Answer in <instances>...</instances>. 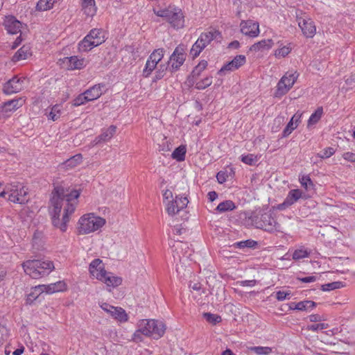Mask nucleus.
<instances>
[{
	"mask_svg": "<svg viewBox=\"0 0 355 355\" xmlns=\"http://www.w3.org/2000/svg\"><path fill=\"white\" fill-rule=\"evenodd\" d=\"M52 195L51 206L49 208L52 224L64 232L67 229L69 216L75 211L80 192L76 189L58 186L54 189Z\"/></svg>",
	"mask_w": 355,
	"mask_h": 355,
	"instance_id": "f257e3e1",
	"label": "nucleus"
},
{
	"mask_svg": "<svg viewBox=\"0 0 355 355\" xmlns=\"http://www.w3.org/2000/svg\"><path fill=\"white\" fill-rule=\"evenodd\" d=\"M21 266L25 273L33 279L48 275L55 268L53 261L47 259H29Z\"/></svg>",
	"mask_w": 355,
	"mask_h": 355,
	"instance_id": "f03ea898",
	"label": "nucleus"
},
{
	"mask_svg": "<svg viewBox=\"0 0 355 355\" xmlns=\"http://www.w3.org/2000/svg\"><path fill=\"white\" fill-rule=\"evenodd\" d=\"M249 219L251 220L252 225L255 227L269 232L278 230L280 227L269 212H263L262 211L255 212L252 214Z\"/></svg>",
	"mask_w": 355,
	"mask_h": 355,
	"instance_id": "7ed1b4c3",
	"label": "nucleus"
},
{
	"mask_svg": "<svg viewBox=\"0 0 355 355\" xmlns=\"http://www.w3.org/2000/svg\"><path fill=\"white\" fill-rule=\"evenodd\" d=\"M105 223V219L96 216L94 214L84 215L78 220V232L80 234H87L94 232L103 227Z\"/></svg>",
	"mask_w": 355,
	"mask_h": 355,
	"instance_id": "20e7f679",
	"label": "nucleus"
},
{
	"mask_svg": "<svg viewBox=\"0 0 355 355\" xmlns=\"http://www.w3.org/2000/svg\"><path fill=\"white\" fill-rule=\"evenodd\" d=\"M138 327L143 335L154 339L162 337L166 330L164 323L157 320H141L139 322Z\"/></svg>",
	"mask_w": 355,
	"mask_h": 355,
	"instance_id": "39448f33",
	"label": "nucleus"
},
{
	"mask_svg": "<svg viewBox=\"0 0 355 355\" xmlns=\"http://www.w3.org/2000/svg\"><path fill=\"white\" fill-rule=\"evenodd\" d=\"M154 12L157 16L165 18L175 28H180L184 26V17L182 10L178 8L169 6L166 9L154 10Z\"/></svg>",
	"mask_w": 355,
	"mask_h": 355,
	"instance_id": "423d86ee",
	"label": "nucleus"
},
{
	"mask_svg": "<svg viewBox=\"0 0 355 355\" xmlns=\"http://www.w3.org/2000/svg\"><path fill=\"white\" fill-rule=\"evenodd\" d=\"M67 290V284L64 281H58L48 285L42 284L34 287V291L28 295L27 301L35 300L42 293L53 294L56 292H62Z\"/></svg>",
	"mask_w": 355,
	"mask_h": 355,
	"instance_id": "0eeeda50",
	"label": "nucleus"
},
{
	"mask_svg": "<svg viewBox=\"0 0 355 355\" xmlns=\"http://www.w3.org/2000/svg\"><path fill=\"white\" fill-rule=\"evenodd\" d=\"M297 77L298 73L296 71L286 72L277 83L275 96L281 97L286 94L293 87Z\"/></svg>",
	"mask_w": 355,
	"mask_h": 355,
	"instance_id": "6e6552de",
	"label": "nucleus"
},
{
	"mask_svg": "<svg viewBox=\"0 0 355 355\" xmlns=\"http://www.w3.org/2000/svg\"><path fill=\"white\" fill-rule=\"evenodd\" d=\"M186 59L185 49L183 45H178L170 56L168 62V69L171 71H178L184 64Z\"/></svg>",
	"mask_w": 355,
	"mask_h": 355,
	"instance_id": "1a4fd4ad",
	"label": "nucleus"
},
{
	"mask_svg": "<svg viewBox=\"0 0 355 355\" xmlns=\"http://www.w3.org/2000/svg\"><path fill=\"white\" fill-rule=\"evenodd\" d=\"M100 306L104 311L120 322H125L128 320V314L121 307L114 306L106 302L102 303Z\"/></svg>",
	"mask_w": 355,
	"mask_h": 355,
	"instance_id": "9d476101",
	"label": "nucleus"
},
{
	"mask_svg": "<svg viewBox=\"0 0 355 355\" xmlns=\"http://www.w3.org/2000/svg\"><path fill=\"white\" fill-rule=\"evenodd\" d=\"M189 201L186 197L176 196L175 200H168L166 203V210L169 216H173L180 210L187 207Z\"/></svg>",
	"mask_w": 355,
	"mask_h": 355,
	"instance_id": "9b49d317",
	"label": "nucleus"
},
{
	"mask_svg": "<svg viewBox=\"0 0 355 355\" xmlns=\"http://www.w3.org/2000/svg\"><path fill=\"white\" fill-rule=\"evenodd\" d=\"M24 78L12 77L3 84V92L8 95L19 92L24 87Z\"/></svg>",
	"mask_w": 355,
	"mask_h": 355,
	"instance_id": "f8f14e48",
	"label": "nucleus"
},
{
	"mask_svg": "<svg viewBox=\"0 0 355 355\" xmlns=\"http://www.w3.org/2000/svg\"><path fill=\"white\" fill-rule=\"evenodd\" d=\"M297 21L299 27L301 28L303 35L306 37L312 38L315 35L316 28L314 22L311 19H305L297 16Z\"/></svg>",
	"mask_w": 355,
	"mask_h": 355,
	"instance_id": "ddd939ff",
	"label": "nucleus"
},
{
	"mask_svg": "<svg viewBox=\"0 0 355 355\" xmlns=\"http://www.w3.org/2000/svg\"><path fill=\"white\" fill-rule=\"evenodd\" d=\"M240 27L243 34L251 37H257L260 32L259 23L252 20L242 21Z\"/></svg>",
	"mask_w": 355,
	"mask_h": 355,
	"instance_id": "4468645a",
	"label": "nucleus"
},
{
	"mask_svg": "<svg viewBox=\"0 0 355 355\" xmlns=\"http://www.w3.org/2000/svg\"><path fill=\"white\" fill-rule=\"evenodd\" d=\"M3 25L9 34L15 35L21 32V22L12 15L6 16Z\"/></svg>",
	"mask_w": 355,
	"mask_h": 355,
	"instance_id": "2eb2a0df",
	"label": "nucleus"
},
{
	"mask_svg": "<svg viewBox=\"0 0 355 355\" xmlns=\"http://www.w3.org/2000/svg\"><path fill=\"white\" fill-rule=\"evenodd\" d=\"M24 103V101L21 98L8 101L0 107V112L3 113L14 112L21 107Z\"/></svg>",
	"mask_w": 355,
	"mask_h": 355,
	"instance_id": "dca6fc26",
	"label": "nucleus"
},
{
	"mask_svg": "<svg viewBox=\"0 0 355 355\" xmlns=\"http://www.w3.org/2000/svg\"><path fill=\"white\" fill-rule=\"evenodd\" d=\"M63 62L69 70L80 69L85 67V59L78 58L77 56L66 57Z\"/></svg>",
	"mask_w": 355,
	"mask_h": 355,
	"instance_id": "f3484780",
	"label": "nucleus"
},
{
	"mask_svg": "<svg viewBox=\"0 0 355 355\" xmlns=\"http://www.w3.org/2000/svg\"><path fill=\"white\" fill-rule=\"evenodd\" d=\"M207 67V62L206 60H201L198 64L194 67L191 74L187 78V83L189 85H193L195 84L197 78L200 76Z\"/></svg>",
	"mask_w": 355,
	"mask_h": 355,
	"instance_id": "a211bd4d",
	"label": "nucleus"
},
{
	"mask_svg": "<svg viewBox=\"0 0 355 355\" xmlns=\"http://www.w3.org/2000/svg\"><path fill=\"white\" fill-rule=\"evenodd\" d=\"M6 189L7 190L8 194V200L14 203L18 204H24V200L22 198H17L15 196V193L18 191V189L21 187L19 183H10L7 184L6 186Z\"/></svg>",
	"mask_w": 355,
	"mask_h": 355,
	"instance_id": "6ab92c4d",
	"label": "nucleus"
},
{
	"mask_svg": "<svg viewBox=\"0 0 355 355\" xmlns=\"http://www.w3.org/2000/svg\"><path fill=\"white\" fill-rule=\"evenodd\" d=\"M302 116V114L296 113L295 114L290 121L288 123L285 128L282 132V137H287L291 132L297 128L299 123L300 122V118Z\"/></svg>",
	"mask_w": 355,
	"mask_h": 355,
	"instance_id": "aec40b11",
	"label": "nucleus"
},
{
	"mask_svg": "<svg viewBox=\"0 0 355 355\" xmlns=\"http://www.w3.org/2000/svg\"><path fill=\"white\" fill-rule=\"evenodd\" d=\"M116 131V127L115 125H110L107 130L103 131L98 137H96L94 142L96 144H99L101 141H107L110 140Z\"/></svg>",
	"mask_w": 355,
	"mask_h": 355,
	"instance_id": "412c9836",
	"label": "nucleus"
},
{
	"mask_svg": "<svg viewBox=\"0 0 355 355\" xmlns=\"http://www.w3.org/2000/svg\"><path fill=\"white\" fill-rule=\"evenodd\" d=\"M30 55H31L30 46L28 45H24L15 53L12 60L13 62H18L19 60H26Z\"/></svg>",
	"mask_w": 355,
	"mask_h": 355,
	"instance_id": "4be33fe9",
	"label": "nucleus"
},
{
	"mask_svg": "<svg viewBox=\"0 0 355 355\" xmlns=\"http://www.w3.org/2000/svg\"><path fill=\"white\" fill-rule=\"evenodd\" d=\"M274 44L272 40H263L251 46L250 50L252 51H259L270 49Z\"/></svg>",
	"mask_w": 355,
	"mask_h": 355,
	"instance_id": "5701e85b",
	"label": "nucleus"
},
{
	"mask_svg": "<svg viewBox=\"0 0 355 355\" xmlns=\"http://www.w3.org/2000/svg\"><path fill=\"white\" fill-rule=\"evenodd\" d=\"M82 8L85 15L89 17L94 16L97 10L94 0H82Z\"/></svg>",
	"mask_w": 355,
	"mask_h": 355,
	"instance_id": "b1692460",
	"label": "nucleus"
},
{
	"mask_svg": "<svg viewBox=\"0 0 355 355\" xmlns=\"http://www.w3.org/2000/svg\"><path fill=\"white\" fill-rule=\"evenodd\" d=\"M103 85H96L85 92L89 101L98 98L103 94L102 87Z\"/></svg>",
	"mask_w": 355,
	"mask_h": 355,
	"instance_id": "393cba45",
	"label": "nucleus"
},
{
	"mask_svg": "<svg viewBox=\"0 0 355 355\" xmlns=\"http://www.w3.org/2000/svg\"><path fill=\"white\" fill-rule=\"evenodd\" d=\"M218 35H220V33L217 31L202 33L198 40L199 42L202 43V45L205 48Z\"/></svg>",
	"mask_w": 355,
	"mask_h": 355,
	"instance_id": "a878e982",
	"label": "nucleus"
},
{
	"mask_svg": "<svg viewBox=\"0 0 355 355\" xmlns=\"http://www.w3.org/2000/svg\"><path fill=\"white\" fill-rule=\"evenodd\" d=\"M107 286L116 287L121 284L122 279L119 277L114 276L112 272H107L106 275L101 279Z\"/></svg>",
	"mask_w": 355,
	"mask_h": 355,
	"instance_id": "bb28decb",
	"label": "nucleus"
},
{
	"mask_svg": "<svg viewBox=\"0 0 355 355\" xmlns=\"http://www.w3.org/2000/svg\"><path fill=\"white\" fill-rule=\"evenodd\" d=\"M96 45L98 46L105 42L104 32L102 29L94 28L87 34Z\"/></svg>",
	"mask_w": 355,
	"mask_h": 355,
	"instance_id": "cd10ccee",
	"label": "nucleus"
},
{
	"mask_svg": "<svg viewBox=\"0 0 355 355\" xmlns=\"http://www.w3.org/2000/svg\"><path fill=\"white\" fill-rule=\"evenodd\" d=\"M96 46H97V45H96V43H94V40H91L89 36H88L87 35L78 44V49L80 51H88Z\"/></svg>",
	"mask_w": 355,
	"mask_h": 355,
	"instance_id": "c85d7f7f",
	"label": "nucleus"
},
{
	"mask_svg": "<svg viewBox=\"0 0 355 355\" xmlns=\"http://www.w3.org/2000/svg\"><path fill=\"white\" fill-rule=\"evenodd\" d=\"M83 161V157L81 154H76L74 156H72L67 160H66L63 165L64 166V168L69 169V168H73L78 165H79Z\"/></svg>",
	"mask_w": 355,
	"mask_h": 355,
	"instance_id": "c756f323",
	"label": "nucleus"
},
{
	"mask_svg": "<svg viewBox=\"0 0 355 355\" xmlns=\"http://www.w3.org/2000/svg\"><path fill=\"white\" fill-rule=\"evenodd\" d=\"M236 208V206L235 203L232 200H227L220 202L216 208V210L219 213H224L226 211H232Z\"/></svg>",
	"mask_w": 355,
	"mask_h": 355,
	"instance_id": "7c9ffc66",
	"label": "nucleus"
},
{
	"mask_svg": "<svg viewBox=\"0 0 355 355\" xmlns=\"http://www.w3.org/2000/svg\"><path fill=\"white\" fill-rule=\"evenodd\" d=\"M186 152V146L181 145L174 150L171 154V157L178 162H182L185 159Z\"/></svg>",
	"mask_w": 355,
	"mask_h": 355,
	"instance_id": "2f4dec72",
	"label": "nucleus"
},
{
	"mask_svg": "<svg viewBox=\"0 0 355 355\" xmlns=\"http://www.w3.org/2000/svg\"><path fill=\"white\" fill-rule=\"evenodd\" d=\"M323 114V109L322 107H319L317 110L311 115L308 120V127L316 124L321 119Z\"/></svg>",
	"mask_w": 355,
	"mask_h": 355,
	"instance_id": "473e14b6",
	"label": "nucleus"
},
{
	"mask_svg": "<svg viewBox=\"0 0 355 355\" xmlns=\"http://www.w3.org/2000/svg\"><path fill=\"white\" fill-rule=\"evenodd\" d=\"M302 196V192L300 189H293L290 191L286 198L287 203L293 205Z\"/></svg>",
	"mask_w": 355,
	"mask_h": 355,
	"instance_id": "72a5a7b5",
	"label": "nucleus"
},
{
	"mask_svg": "<svg viewBox=\"0 0 355 355\" xmlns=\"http://www.w3.org/2000/svg\"><path fill=\"white\" fill-rule=\"evenodd\" d=\"M164 49H155L153 51V53L148 57L153 62H154L156 65L162 60L164 57Z\"/></svg>",
	"mask_w": 355,
	"mask_h": 355,
	"instance_id": "f704fd0d",
	"label": "nucleus"
},
{
	"mask_svg": "<svg viewBox=\"0 0 355 355\" xmlns=\"http://www.w3.org/2000/svg\"><path fill=\"white\" fill-rule=\"evenodd\" d=\"M55 0H40L36 6V9L40 11H44L51 8Z\"/></svg>",
	"mask_w": 355,
	"mask_h": 355,
	"instance_id": "c9c22d12",
	"label": "nucleus"
},
{
	"mask_svg": "<svg viewBox=\"0 0 355 355\" xmlns=\"http://www.w3.org/2000/svg\"><path fill=\"white\" fill-rule=\"evenodd\" d=\"M316 306V303L311 300L299 302L296 304L295 308L298 311H306L309 309H313Z\"/></svg>",
	"mask_w": 355,
	"mask_h": 355,
	"instance_id": "e433bc0d",
	"label": "nucleus"
},
{
	"mask_svg": "<svg viewBox=\"0 0 355 355\" xmlns=\"http://www.w3.org/2000/svg\"><path fill=\"white\" fill-rule=\"evenodd\" d=\"M249 349L257 355H268L272 352L271 347L262 346L251 347Z\"/></svg>",
	"mask_w": 355,
	"mask_h": 355,
	"instance_id": "4c0bfd02",
	"label": "nucleus"
},
{
	"mask_svg": "<svg viewBox=\"0 0 355 355\" xmlns=\"http://www.w3.org/2000/svg\"><path fill=\"white\" fill-rule=\"evenodd\" d=\"M311 254V250H308L303 248L295 250L293 253V259L299 260L305 257H308Z\"/></svg>",
	"mask_w": 355,
	"mask_h": 355,
	"instance_id": "58836bf2",
	"label": "nucleus"
},
{
	"mask_svg": "<svg viewBox=\"0 0 355 355\" xmlns=\"http://www.w3.org/2000/svg\"><path fill=\"white\" fill-rule=\"evenodd\" d=\"M344 286V284L341 282H334L328 284H325L321 286V289L323 291H330L340 288Z\"/></svg>",
	"mask_w": 355,
	"mask_h": 355,
	"instance_id": "ea45409f",
	"label": "nucleus"
},
{
	"mask_svg": "<svg viewBox=\"0 0 355 355\" xmlns=\"http://www.w3.org/2000/svg\"><path fill=\"white\" fill-rule=\"evenodd\" d=\"M157 65L153 62L150 59L148 58L145 67L143 70V76L145 78L148 77L153 70L156 68Z\"/></svg>",
	"mask_w": 355,
	"mask_h": 355,
	"instance_id": "a19ab883",
	"label": "nucleus"
},
{
	"mask_svg": "<svg viewBox=\"0 0 355 355\" xmlns=\"http://www.w3.org/2000/svg\"><path fill=\"white\" fill-rule=\"evenodd\" d=\"M257 242L252 240L248 239L245 241H242L239 242H236L234 243V245L239 248H254L257 245Z\"/></svg>",
	"mask_w": 355,
	"mask_h": 355,
	"instance_id": "79ce46f5",
	"label": "nucleus"
},
{
	"mask_svg": "<svg viewBox=\"0 0 355 355\" xmlns=\"http://www.w3.org/2000/svg\"><path fill=\"white\" fill-rule=\"evenodd\" d=\"M212 83V77H206L204 79H202L200 81L195 83V87L197 89L201 90L207 88V87L210 86Z\"/></svg>",
	"mask_w": 355,
	"mask_h": 355,
	"instance_id": "37998d69",
	"label": "nucleus"
},
{
	"mask_svg": "<svg viewBox=\"0 0 355 355\" xmlns=\"http://www.w3.org/2000/svg\"><path fill=\"white\" fill-rule=\"evenodd\" d=\"M203 317L208 322L212 324H216L221 321V317L220 315L211 313H205Z\"/></svg>",
	"mask_w": 355,
	"mask_h": 355,
	"instance_id": "c03bdc74",
	"label": "nucleus"
},
{
	"mask_svg": "<svg viewBox=\"0 0 355 355\" xmlns=\"http://www.w3.org/2000/svg\"><path fill=\"white\" fill-rule=\"evenodd\" d=\"M241 162L250 166H254L257 162V157L253 154H248L246 155H241Z\"/></svg>",
	"mask_w": 355,
	"mask_h": 355,
	"instance_id": "a18cd8bd",
	"label": "nucleus"
},
{
	"mask_svg": "<svg viewBox=\"0 0 355 355\" xmlns=\"http://www.w3.org/2000/svg\"><path fill=\"white\" fill-rule=\"evenodd\" d=\"M61 106L60 105H55L52 107L51 110L48 116L49 119L56 121L60 116Z\"/></svg>",
	"mask_w": 355,
	"mask_h": 355,
	"instance_id": "49530a36",
	"label": "nucleus"
},
{
	"mask_svg": "<svg viewBox=\"0 0 355 355\" xmlns=\"http://www.w3.org/2000/svg\"><path fill=\"white\" fill-rule=\"evenodd\" d=\"M204 49L205 48L202 45V43L199 42V41L197 40V41L193 44L191 49L190 54L193 56V58H196Z\"/></svg>",
	"mask_w": 355,
	"mask_h": 355,
	"instance_id": "de8ad7c7",
	"label": "nucleus"
},
{
	"mask_svg": "<svg viewBox=\"0 0 355 355\" xmlns=\"http://www.w3.org/2000/svg\"><path fill=\"white\" fill-rule=\"evenodd\" d=\"M89 100L87 98V95L85 94V92L79 94L73 101V105L75 107L80 106L81 105H84L87 102H89Z\"/></svg>",
	"mask_w": 355,
	"mask_h": 355,
	"instance_id": "09e8293b",
	"label": "nucleus"
},
{
	"mask_svg": "<svg viewBox=\"0 0 355 355\" xmlns=\"http://www.w3.org/2000/svg\"><path fill=\"white\" fill-rule=\"evenodd\" d=\"M231 62L234 63L232 65L234 66V68L238 69L240 67L243 66L245 63L246 58L243 55H239L234 57V58Z\"/></svg>",
	"mask_w": 355,
	"mask_h": 355,
	"instance_id": "8fccbe9b",
	"label": "nucleus"
},
{
	"mask_svg": "<svg viewBox=\"0 0 355 355\" xmlns=\"http://www.w3.org/2000/svg\"><path fill=\"white\" fill-rule=\"evenodd\" d=\"M291 48L289 46H284L279 49H277L275 55L277 58H284L290 53Z\"/></svg>",
	"mask_w": 355,
	"mask_h": 355,
	"instance_id": "3c124183",
	"label": "nucleus"
},
{
	"mask_svg": "<svg viewBox=\"0 0 355 355\" xmlns=\"http://www.w3.org/2000/svg\"><path fill=\"white\" fill-rule=\"evenodd\" d=\"M89 272L93 277L101 281V279L106 275L107 272L104 269V267L103 266L101 267L100 269L98 268L96 270H93L89 271Z\"/></svg>",
	"mask_w": 355,
	"mask_h": 355,
	"instance_id": "603ef678",
	"label": "nucleus"
},
{
	"mask_svg": "<svg viewBox=\"0 0 355 355\" xmlns=\"http://www.w3.org/2000/svg\"><path fill=\"white\" fill-rule=\"evenodd\" d=\"M28 195V189L25 187L21 186L18 191L15 193V196L17 198H22L24 200V204L28 202V199L27 198Z\"/></svg>",
	"mask_w": 355,
	"mask_h": 355,
	"instance_id": "864d4df0",
	"label": "nucleus"
},
{
	"mask_svg": "<svg viewBox=\"0 0 355 355\" xmlns=\"http://www.w3.org/2000/svg\"><path fill=\"white\" fill-rule=\"evenodd\" d=\"M300 183L306 189L309 190L313 187V183L311 181L309 175H303L300 179Z\"/></svg>",
	"mask_w": 355,
	"mask_h": 355,
	"instance_id": "5fc2aeb1",
	"label": "nucleus"
},
{
	"mask_svg": "<svg viewBox=\"0 0 355 355\" xmlns=\"http://www.w3.org/2000/svg\"><path fill=\"white\" fill-rule=\"evenodd\" d=\"M335 153V150L331 147H328L323 150H322L320 153H318V157L322 159H327L330 157Z\"/></svg>",
	"mask_w": 355,
	"mask_h": 355,
	"instance_id": "6e6d98bb",
	"label": "nucleus"
},
{
	"mask_svg": "<svg viewBox=\"0 0 355 355\" xmlns=\"http://www.w3.org/2000/svg\"><path fill=\"white\" fill-rule=\"evenodd\" d=\"M328 324L325 323H318L315 324H311L308 326V329L313 331H317L318 330H322L324 329H327L328 327Z\"/></svg>",
	"mask_w": 355,
	"mask_h": 355,
	"instance_id": "4d7b16f0",
	"label": "nucleus"
},
{
	"mask_svg": "<svg viewBox=\"0 0 355 355\" xmlns=\"http://www.w3.org/2000/svg\"><path fill=\"white\" fill-rule=\"evenodd\" d=\"M103 266V264L102 263V261L99 259H96L91 262L89 270V271L93 270H96L98 268L100 269V268Z\"/></svg>",
	"mask_w": 355,
	"mask_h": 355,
	"instance_id": "13d9d810",
	"label": "nucleus"
},
{
	"mask_svg": "<svg viewBox=\"0 0 355 355\" xmlns=\"http://www.w3.org/2000/svg\"><path fill=\"white\" fill-rule=\"evenodd\" d=\"M228 178L227 173L226 171H220L216 175V179L220 184H223L226 182Z\"/></svg>",
	"mask_w": 355,
	"mask_h": 355,
	"instance_id": "bf43d9fd",
	"label": "nucleus"
},
{
	"mask_svg": "<svg viewBox=\"0 0 355 355\" xmlns=\"http://www.w3.org/2000/svg\"><path fill=\"white\" fill-rule=\"evenodd\" d=\"M291 293L279 291L276 293V298L279 301H282L286 298L289 299Z\"/></svg>",
	"mask_w": 355,
	"mask_h": 355,
	"instance_id": "052dcab7",
	"label": "nucleus"
},
{
	"mask_svg": "<svg viewBox=\"0 0 355 355\" xmlns=\"http://www.w3.org/2000/svg\"><path fill=\"white\" fill-rule=\"evenodd\" d=\"M297 279L302 283H311L317 281L318 277L313 275L304 277H297Z\"/></svg>",
	"mask_w": 355,
	"mask_h": 355,
	"instance_id": "680f3d73",
	"label": "nucleus"
},
{
	"mask_svg": "<svg viewBox=\"0 0 355 355\" xmlns=\"http://www.w3.org/2000/svg\"><path fill=\"white\" fill-rule=\"evenodd\" d=\"M232 62L230 61L228 63L225 64L218 71V73L221 74L222 73H223L224 71H234V70H236V69L234 68V66L232 65Z\"/></svg>",
	"mask_w": 355,
	"mask_h": 355,
	"instance_id": "e2e57ef3",
	"label": "nucleus"
},
{
	"mask_svg": "<svg viewBox=\"0 0 355 355\" xmlns=\"http://www.w3.org/2000/svg\"><path fill=\"white\" fill-rule=\"evenodd\" d=\"M343 157L351 162H355V153L347 152L343 155Z\"/></svg>",
	"mask_w": 355,
	"mask_h": 355,
	"instance_id": "0e129e2a",
	"label": "nucleus"
},
{
	"mask_svg": "<svg viewBox=\"0 0 355 355\" xmlns=\"http://www.w3.org/2000/svg\"><path fill=\"white\" fill-rule=\"evenodd\" d=\"M163 198H164V202H165V200H167V202H168V200H173L172 191L168 189H166V191H164V192L163 193Z\"/></svg>",
	"mask_w": 355,
	"mask_h": 355,
	"instance_id": "69168bd1",
	"label": "nucleus"
},
{
	"mask_svg": "<svg viewBox=\"0 0 355 355\" xmlns=\"http://www.w3.org/2000/svg\"><path fill=\"white\" fill-rule=\"evenodd\" d=\"M141 332L139 331V328L132 335V340L135 342H141L142 341V337L141 336Z\"/></svg>",
	"mask_w": 355,
	"mask_h": 355,
	"instance_id": "338daca9",
	"label": "nucleus"
},
{
	"mask_svg": "<svg viewBox=\"0 0 355 355\" xmlns=\"http://www.w3.org/2000/svg\"><path fill=\"white\" fill-rule=\"evenodd\" d=\"M290 206H291V205L288 204V202L287 203V200L285 199L282 203H280L277 206V209L279 210H284Z\"/></svg>",
	"mask_w": 355,
	"mask_h": 355,
	"instance_id": "774afa93",
	"label": "nucleus"
}]
</instances>
